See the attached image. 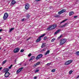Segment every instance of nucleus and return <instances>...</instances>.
I'll return each instance as SVG.
<instances>
[{"label":"nucleus","mask_w":79,"mask_h":79,"mask_svg":"<svg viewBox=\"0 0 79 79\" xmlns=\"http://www.w3.org/2000/svg\"><path fill=\"white\" fill-rule=\"evenodd\" d=\"M66 42V40L65 39H62L60 40V45H62Z\"/></svg>","instance_id":"nucleus-1"},{"label":"nucleus","mask_w":79,"mask_h":79,"mask_svg":"<svg viewBox=\"0 0 79 79\" xmlns=\"http://www.w3.org/2000/svg\"><path fill=\"white\" fill-rule=\"evenodd\" d=\"M45 35H46V34H43L41 35L40 36L38 39L36 40V42H40V40H41V38L42 37H44Z\"/></svg>","instance_id":"nucleus-2"},{"label":"nucleus","mask_w":79,"mask_h":79,"mask_svg":"<svg viewBox=\"0 0 79 79\" xmlns=\"http://www.w3.org/2000/svg\"><path fill=\"white\" fill-rule=\"evenodd\" d=\"M8 14L7 13H5L3 17L4 20H6V19L8 18Z\"/></svg>","instance_id":"nucleus-3"},{"label":"nucleus","mask_w":79,"mask_h":79,"mask_svg":"<svg viewBox=\"0 0 79 79\" xmlns=\"http://www.w3.org/2000/svg\"><path fill=\"white\" fill-rule=\"evenodd\" d=\"M43 56V55L42 54H40L38 55L36 58V60H39V59H40V58H42Z\"/></svg>","instance_id":"nucleus-4"},{"label":"nucleus","mask_w":79,"mask_h":79,"mask_svg":"<svg viewBox=\"0 0 79 79\" xmlns=\"http://www.w3.org/2000/svg\"><path fill=\"white\" fill-rule=\"evenodd\" d=\"M65 11H66V10H65V9H62L60 11L58 12V13L59 15H60L61 14L65 12Z\"/></svg>","instance_id":"nucleus-5"},{"label":"nucleus","mask_w":79,"mask_h":79,"mask_svg":"<svg viewBox=\"0 0 79 79\" xmlns=\"http://www.w3.org/2000/svg\"><path fill=\"white\" fill-rule=\"evenodd\" d=\"M10 73L8 72H6L5 74V76L6 77H8L10 76Z\"/></svg>","instance_id":"nucleus-6"},{"label":"nucleus","mask_w":79,"mask_h":79,"mask_svg":"<svg viewBox=\"0 0 79 79\" xmlns=\"http://www.w3.org/2000/svg\"><path fill=\"white\" fill-rule=\"evenodd\" d=\"M53 27L52 25L49 26L48 28L47 29L48 31H50V30H53Z\"/></svg>","instance_id":"nucleus-7"},{"label":"nucleus","mask_w":79,"mask_h":79,"mask_svg":"<svg viewBox=\"0 0 79 79\" xmlns=\"http://www.w3.org/2000/svg\"><path fill=\"white\" fill-rule=\"evenodd\" d=\"M19 51V48H15L14 51V53H18V52Z\"/></svg>","instance_id":"nucleus-8"},{"label":"nucleus","mask_w":79,"mask_h":79,"mask_svg":"<svg viewBox=\"0 0 79 79\" xmlns=\"http://www.w3.org/2000/svg\"><path fill=\"white\" fill-rule=\"evenodd\" d=\"M72 60H68V61H67L65 63V65H68L69 64H70V63H71L72 62Z\"/></svg>","instance_id":"nucleus-9"},{"label":"nucleus","mask_w":79,"mask_h":79,"mask_svg":"<svg viewBox=\"0 0 79 79\" xmlns=\"http://www.w3.org/2000/svg\"><path fill=\"white\" fill-rule=\"evenodd\" d=\"M23 68H24L23 67H21L18 70H17V71L16 72L17 74H18L19 73H20L22 69H23Z\"/></svg>","instance_id":"nucleus-10"},{"label":"nucleus","mask_w":79,"mask_h":79,"mask_svg":"<svg viewBox=\"0 0 79 79\" xmlns=\"http://www.w3.org/2000/svg\"><path fill=\"white\" fill-rule=\"evenodd\" d=\"M29 8V4H27L25 5V8L26 10H28Z\"/></svg>","instance_id":"nucleus-11"},{"label":"nucleus","mask_w":79,"mask_h":79,"mask_svg":"<svg viewBox=\"0 0 79 79\" xmlns=\"http://www.w3.org/2000/svg\"><path fill=\"white\" fill-rule=\"evenodd\" d=\"M40 62H37V63L34 64V65L33 66V67L34 68H35V67H36V66H37V65H39V64H40Z\"/></svg>","instance_id":"nucleus-12"},{"label":"nucleus","mask_w":79,"mask_h":79,"mask_svg":"<svg viewBox=\"0 0 79 79\" xmlns=\"http://www.w3.org/2000/svg\"><path fill=\"white\" fill-rule=\"evenodd\" d=\"M52 27H53V29H55L56 27V26H57V25L56 24H53L52 25Z\"/></svg>","instance_id":"nucleus-13"},{"label":"nucleus","mask_w":79,"mask_h":79,"mask_svg":"<svg viewBox=\"0 0 79 79\" xmlns=\"http://www.w3.org/2000/svg\"><path fill=\"white\" fill-rule=\"evenodd\" d=\"M45 44H46L45 43H42V45L41 46V48H44V47H45Z\"/></svg>","instance_id":"nucleus-14"},{"label":"nucleus","mask_w":79,"mask_h":79,"mask_svg":"<svg viewBox=\"0 0 79 79\" xmlns=\"http://www.w3.org/2000/svg\"><path fill=\"white\" fill-rule=\"evenodd\" d=\"M12 5H15L16 3V2L15 0H13L11 2Z\"/></svg>","instance_id":"nucleus-15"},{"label":"nucleus","mask_w":79,"mask_h":79,"mask_svg":"<svg viewBox=\"0 0 79 79\" xmlns=\"http://www.w3.org/2000/svg\"><path fill=\"white\" fill-rule=\"evenodd\" d=\"M4 70L5 72L6 73V72H8V71H9V69L8 68H5L4 69Z\"/></svg>","instance_id":"nucleus-16"},{"label":"nucleus","mask_w":79,"mask_h":79,"mask_svg":"<svg viewBox=\"0 0 79 79\" xmlns=\"http://www.w3.org/2000/svg\"><path fill=\"white\" fill-rule=\"evenodd\" d=\"M50 53V51L49 50H48L46 53H44V55H47V54H49V53Z\"/></svg>","instance_id":"nucleus-17"},{"label":"nucleus","mask_w":79,"mask_h":79,"mask_svg":"<svg viewBox=\"0 0 79 79\" xmlns=\"http://www.w3.org/2000/svg\"><path fill=\"white\" fill-rule=\"evenodd\" d=\"M60 31H61V30L59 29L57 31L54 33L55 35L56 34H57V33H58V32H60Z\"/></svg>","instance_id":"nucleus-18"},{"label":"nucleus","mask_w":79,"mask_h":79,"mask_svg":"<svg viewBox=\"0 0 79 79\" xmlns=\"http://www.w3.org/2000/svg\"><path fill=\"white\" fill-rule=\"evenodd\" d=\"M74 14V12H69V16H71L73 15Z\"/></svg>","instance_id":"nucleus-19"},{"label":"nucleus","mask_w":79,"mask_h":79,"mask_svg":"<svg viewBox=\"0 0 79 79\" xmlns=\"http://www.w3.org/2000/svg\"><path fill=\"white\" fill-rule=\"evenodd\" d=\"M34 58H35L34 57V56H32L31 57V58L29 60V61H31V60H34Z\"/></svg>","instance_id":"nucleus-20"},{"label":"nucleus","mask_w":79,"mask_h":79,"mask_svg":"<svg viewBox=\"0 0 79 79\" xmlns=\"http://www.w3.org/2000/svg\"><path fill=\"white\" fill-rule=\"evenodd\" d=\"M15 29V28H12L10 29V32H11L12 31Z\"/></svg>","instance_id":"nucleus-21"},{"label":"nucleus","mask_w":79,"mask_h":79,"mask_svg":"<svg viewBox=\"0 0 79 79\" xmlns=\"http://www.w3.org/2000/svg\"><path fill=\"white\" fill-rule=\"evenodd\" d=\"M66 24H67V23H65V24H64V25H62V26H61L60 27H61V28L63 27H65V26H66Z\"/></svg>","instance_id":"nucleus-22"},{"label":"nucleus","mask_w":79,"mask_h":79,"mask_svg":"<svg viewBox=\"0 0 79 79\" xmlns=\"http://www.w3.org/2000/svg\"><path fill=\"white\" fill-rule=\"evenodd\" d=\"M30 17V16L29 14H28L26 16V17H27V19H28L29 18V17Z\"/></svg>","instance_id":"nucleus-23"},{"label":"nucleus","mask_w":79,"mask_h":79,"mask_svg":"<svg viewBox=\"0 0 79 79\" xmlns=\"http://www.w3.org/2000/svg\"><path fill=\"white\" fill-rule=\"evenodd\" d=\"M68 19H65L63 20V21H62L61 22H60V24H61V23H64L65 21H67Z\"/></svg>","instance_id":"nucleus-24"},{"label":"nucleus","mask_w":79,"mask_h":79,"mask_svg":"<svg viewBox=\"0 0 79 79\" xmlns=\"http://www.w3.org/2000/svg\"><path fill=\"white\" fill-rule=\"evenodd\" d=\"M25 20L26 21V19L24 18L22 19V21L23 22L24 21H25Z\"/></svg>","instance_id":"nucleus-25"},{"label":"nucleus","mask_w":79,"mask_h":79,"mask_svg":"<svg viewBox=\"0 0 79 79\" xmlns=\"http://www.w3.org/2000/svg\"><path fill=\"white\" fill-rule=\"evenodd\" d=\"M6 60H5L3 61L2 62V64H5V63H6Z\"/></svg>","instance_id":"nucleus-26"},{"label":"nucleus","mask_w":79,"mask_h":79,"mask_svg":"<svg viewBox=\"0 0 79 79\" xmlns=\"http://www.w3.org/2000/svg\"><path fill=\"white\" fill-rule=\"evenodd\" d=\"M61 37H62V35H61L60 36L58 37V39H61Z\"/></svg>","instance_id":"nucleus-27"},{"label":"nucleus","mask_w":79,"mask_h":79,"mask_svg":"<svg viewBox=\"0 0 79 79\" xmlns=\"http://www.w3.org/2000/svg\"><path fill=\"white\" fill-rule=\"evenodd\" d=\"M55 40V38L53 39L52 40L51 42H54V40Z\"/></svg>","instance_id":"nucleus-28"},{"label":"nucleus","mask_w":79,"mask_h":79,"mask_svg":"<svg viewBox=\"0 0 79 79\" xmlns=\"http://www.w3.org/2000/svg\"><path fill=\"white\" fill-rule=\"evenodd\" d=\"M76 54L77 55L79 56V52L78 51L77 52H76Z\"/></svg>","instance_id":"nucleus-29"},{"label":"nucleus","mask_w":79,"mask_h":79,"mask_svg":"<svg viewBox=\"0 0 79 79\" xmlns=\"http://www.w3.org/2000/svg\"><path fill=\"white\" fill-rule=\"evenodd\" d=\"M39 69H37L35 71V73H37V72H39Z\"/></svg>","instance_id":"nucleus-30"},{"label":"nucleus","mask_w":79,"mask_h":79,"mask_svg":"<svg viewBox=\"0 0 79 79\" xmlns=\"http://www.w3.org/2000/svg\"><path fill=\"white\" fill-rule=\"evenodd\" d=\"M55 69H54L51 70V72H55Z\"/></svg>","instance_id":"nucleus-31"},{"label":"nucleus","mask_w":79,"mask_h":79,"mask_svg":"<svg viewBox=\"0 0 79 79\" xmlns=\"http://www.w3.org/2000/svg\"><path fill=\"white\" fill-rule=\"evenodd\" d=\"M51 64V63H48L47 65V66H50V65Z\"/></svg>","instance_id":"nucleus-32"},{"label":"nucleus","mask_w":79,"mask_h":79,"mask_svg":"<svg viewBox=\"0 0 79 79\" xmlns=\"http://www.w3.org/2000/svg\"><path fill=\"white\" fill-rule=\"evenodd\" d=\"M12 66H13V65H11L10 67H9L8 68H9V69H11V67H12Z\"/></svg>","instance_id":"nucleus-33"},{"label":"nucleus","mask_w":79,"mask_h":79,"mask_svg":"<svg viewBox=\"0 0 79 79\" xmlns=\"http://www.w3.org/2000/svg\"><path fill=\"white\" fill-rule=\"evenodd\" d=\"M24 51V49H22L21 51H20V52H21V53H22Z\"/></svg>","instance_id":"nucleus-34"},{"label":"nucleus","mask_w":79,"mask_h":79,"mask_svg":"<svg viewBox=\"0 0 79 79\" xmlns=\"http://www.w3.org/2000/svg\"><path fill=\"white\" fill-rule=\"evenodd\" d=\"M31 55H32V54H31V53H30L28 55V56L29 57H30V56H31Z\"/></svg>","instance_id":"nucleus-35"},{"label":"nucleus","mask_w":79,"mask_h":79,"mask_svg":"<svg viewBox=\"0 0 79 79\" xmlns=\"http://www.w3.org/2000/svg\"><path fill=\"white\" fill-rule=\"evenodd\" d=\"M55 18H58V17H59V15H56L55 16Z\"/></svg>","instance_id":"nucleus-36"},{"label":"nucleus","mask_w":79,"mask_h":79,"mask_svg":"<svg viewBox=\"0 0 79 79\" xmlns=\"http://www.w3.org/2000/svg\"><path fill=\"white\" fill-rule=\"evenodd\" d=\"M73 73V71H72L71 70L69 72V74H71V73Z\"/></svg>","instance_id":"nucleus-37"},{"label":"nucleus","mask_w":79,"mask_h":79,"mask_svg":"<svg viewBox=\"0 0 79 79\" xmlns=\"http://www.w3.org/2000/svg\"><path fill=\"white\" fill-rule=\"evenodd\" d=\"M46 39H47V37H44V40H46Z\"/></svg>","instance_id":"nucleus-38"},{"label":"nucleus","mask_w":79,"mask_h":79,"mask_svg":"<svg viewBox=\"0 0 79 79\" xmlns=\"http://www.w3.org/2000/svg\"><path fill=\"white\" fill-rule=\"evenodd\" d=\"M45 49H43L42 50V52H45Z\"/></svg>","instance_id":"nucleus-39"},{"label":"nucleus","mask_w":79,"mask_h":79,"mask_svg":"<svg viewBox=\"0 0 79 79\" xmlns=\"http://www.w3.org/2000/svg\"><path fill=\"white\" fill-rule=\"evenodd\" d=\"M74 18H77V16H74Z\"/></svg>","instance_id":"nucleus-40"},{"label":"nucleus","mask_w":79,"mask_h":79,"mask_svg":"<svg viewBox=\"0 0 79 79\" xmlns=\"http://www.w3.org/2000/svg\"><path fill=\"white\" fill-rule=\"evenodd\" d=\"M37 79V77H34V79Z\"/></svg>","instance_id":"nucleus-41"},{"label":"nucleus","mask_w":79,"mask_h":79,"mask_svg":"<svg viewBox=\"0 0 79 79\" xmlns=\"http://www.w3.org/2000/svg\"><path fill=\"white\" fill-rule=\"evenodd\" d=\"M36 2H39V1H40V0H35Z\"/></svg>","instance_id":"nucleus-42"},{"label":"nucleus","mask_w":79,"mask_h":79,"mask_svg":"<svg viewBox=\"0 0 79 79\" xmlns=\"http://www.w3.org/2000/svg\"><path fill=\"white\" fill-rule=\"evenodd\" d=\"M2 69V67L0 68V71H1V69Z\"/></svg>","instance_id":"nucleus-43"},{"label":"nucleus","mask_w":79,"mask_h":79,"mask_svg":"<svg viewBox=\"0 0 79 79\" xmlns=\"http://www.w3.org/2000/svg\"><path fill=\"white\" fill-rule=\"evenodd\" d=\"M2 29H0V32H2Z\"/></svg>","instance_id":"nucleus-44"},{"label":"nucleus","mask_w":79,"mask_h":79,"mask_svg":"<svg viewBox=\"0 0 79 79\" xmlns=\"http://www.w3.org/2000/svg\"><path fill=\"white\" fill-rule=\"evenodd\" d=\"M29 39H30V38H28V39L27 40H29Z\"/></svg>","instance_id":"nucleus-45"},{"label":"nucleus","mask_w":79,"mask_h":79,"mask_svg":"<svg viewBox=\"0 0 79 79\" xmlns=\"http://www.w3.org/2000/svg\"><path fill=\"white\" fill-rule=\"evenodd\" d=\"M1 39H2V38L1 37H0V40Z\"/></svg>","instance_id":"nucleus-46"},{"label":"nucleus","mask_w":79,"mask_h":79,"mask_svg":"<svg viewBox=\"0 0 79 79\" xmlns=\"http://www.w3.org/2000/svg\"><path fill=\"white\" fill-rule=\"evenodd\" d=\"M0 50H1V48H0Z\"/></svg>","instance_id":"nucleus-47"},{"label":"nucleus","mask_w":79,"mask_h":79,"mask_svg":"<svg viewBox=\"0 0 79 79\" xmlns=\"http://www.w3.org/2000/svg\"><path fill=\"white\" fill-rule=\"evenodd\" d=\"M78 38H79V36H78Z\"/></svg>","instance_id":"nucleus-48"}]
</instances>
